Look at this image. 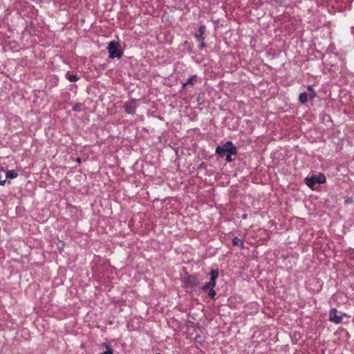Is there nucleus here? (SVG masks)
I'll return each mask as SVG.
<instances>
[{
    "label": "nucleus",
    "instance_id": "obj_9",
    "mask_svg": "<svg viewBox=\"0 0 354 354\" xmlns=\"http://www.w3.org/2000/svg\"><path fill=\"white\" fill-rule=\"evenodd\" d=\"M232 244L234 245H238L241 249H243L245 248L244 242L243 240L240 239L237 236L234 237L232 241Z\"/></svg>",
    "mask_w": 354,
    "mask_h": 354
},
{
    "label": "nucleus",
    "instance_id": "obj_16",
    "mask_svg": "<svg viewBox=\"0 0 354 354\" xmlns=\"http://www.w3.org/2000/svg\"><path fill=\"white\" fill-rule=\"evenodd\" d=\"M196 102L198 105H201L203 104L204 100H203V94L200 93L198 95V96L196 97Z\"/></svg>",
    "mask_w": 354,
    "mask_h": 354
},
{
    "label": "nucleus",
    "instance_id": "obj_27",
    "mask_svg": "<svg viewBox=\"0 0 354 354\" xmlns=\"http://www.w3.org/2000/svg\"><path fill=\"white\" fill-rule=\"evenodd\" d=\"M100 67L102 68V69H104L106 68V64H102L100 65Z\"/></svg>",
    "mask_w": 354,
    "mask_h": 354
},
{
    "label": "nucleus",
    "instance_id": "obj_8",
    "mask_svg": "<svg viewBox=\"0 0 354 354\" xmlns=\"http://www.w3.org/2000/svg\"><path fill=\"white\" fill-rule=\"evenodd\" d=\"M209 281H211V283L216 284V280L218 277V270L217 269L212 270L209 273Z\"/></svg>",
    "mask_w": 354,
    "mask_h": 354
},
{
    "label": "nucleus",
    "instance_id": "obj_17",
    "mask_svg": "<svg viewBox=\"0 0 354 354\" xmlns=\"http://www.w3.org/2000/svg\"><path fill=\"white\" fill-rule=\"evenodd\" d=\"M185 45H188V47H187V51H188L189 53H193V44L189 43V42H188L187 41H185Z\"/></svg>",
    "mask_w": 354,
    "mask_h": 354
},
{
    "label": "nucleus",
    "instance_id": "obj_21",
    "mask_svg": "<svg viewBox=\"0 0 354 354\" xmlns=\"http://www.w3.org/2000/svg\"><path fill=\"white\" fill-rule=\"evenodd\" d=\"M353 202V198L352 197H348V198H346L344 201V204L345 205H348V204H351Z\"/></svg>",
    "mask_w": 354,
    "mask_h": 354
},
{
    "label": "nucleus",
    "instance_id": "obj_10",
    "mask_svg": "<svg viewBox=\"0 0 354 354\" xmlns=\"http://www.w3.org/2000/svg\"><path fill=\"white\" fill-rule=\"evenodd\" d=\"M5 172L6 179H13L18 176V174L15 170H6Z\"/></svg>",
    "mask_w": 354,
    "mask_h": 354
},
{
    "label": "nucleus",
    "instance_id": "obj_18",
    "mask_svg": "<svg viewBox=\"0 0 354 354\" xmlns=\"http://www.w3.org/2000/svg\"><path fill=\"white\" fill-rule=\"evenodd\" d=\"M216 294V291L214 290V288H211L210 290H209L208 295L211 299H214Z\"/></svg>",
    "mask_w": 354,
    "mask_h": 354
},
{
    "label": "nucleus",
    "instance_id": "obj_30",
    "mask_svg": "<svg viewBox=\"0 0 354 354\" xmlns=\"http://www.w3.org/2000/svg\"><path fill=\"white\" fill-rule=\"evenodd\" d=\"M156 354H161V353H156Z\"/></svg>",
    "mask_w": 354,
    "mask_h": 354
},
{
    "label": "nucleus",
    "instance_id": "obj_1",
    "mask_svg": "<svg viewBox=\"0 0 354 354\" xmlns=\"http://www.w3.org/2000/svg\"><path fill=\"white\" fill-rule=\"evenodd\" d=\"M215 152L219 157L223 158L227 153H230V155H236L238 151L232 142L227 141L224 145L218 146L216 148Z\"/></svg>",
    "mask_w": 354,
    "mask_h": 354
},
{
    "label": "nucleus",
    "instance_id": "obj_11",
    "mask_svg": "<svg viewBox=\"0 0 354 354\" xmlns=\"http://www.w3.org/2000/svg\"><path fill=\"white\" fill-rule=\"evenodd\" d=\"M216 284L211 283L210 281H209L207 283H206L205 285H203L201 289L203 292H206L207 290H210L211 288H214L215 287Z\"/></svg>",
    "mask_w": 354,
    "mask_h": 354
},
{
    "label": "nucleus",
    "instance_id": "obj_12",
    "mask_svg": "<svg viewBox=\"0 0 354 354\" xmlns=\"http://www.w3.org/2000/svg\"><path fill=\"white\" fill-rule=\"evenodd\" d=\"M308 95L306 92L300 93L299 100L301 104H305L308 101Z\"/></svg>",
    "mask_w": 354,
    "mask_h": 354
},
{
    "label": "nucleus",
    "instance_id": "obj_22",
    "mask_svg": "<svg viewBox=\"0 0 354 354\" xmlns=\"http://www.w3.org/2000/svg\"><path fill=\"white\" fill-rule=\"evenodd\" d=\"M308 95L310 99H313L316 96V93L314 90H312V91Z\"/></svg>",
    "mask_w": 354,
    "mask_h": 354
},
{
    "label": "nucleus",
    "instance_id": "obj_29",
    "mask_svg": "<svg viewBox=\"0 0 354 354\" xmlns=\"http://www.w3.org/2000/svg\"><path fill=\"white\" fill-rule=\"evenodd\" d=\"M276 2H279L281 0H274Z\"/></svg>",
    "mask_w": 354,
    "mask_h": 354
},
{
    "label": "nucleus",
    "instance_id": "obj_2",
    "mask_svg": "<svg viewBox=\"0 0 354 354\" xmlns=\"http://www.w3.org/2000/svg\"><path fill=\"white\" fill-rule=\"evenodd\" d=\"M326 178L322 173H319L317 175H313L310 177H306L304 179L306 185L309 187L311 189H315L316 184H322L326 183Z\"/></svg>",
    "mask_w": 354,
    "mask_h": 354
},
{
    "label": "nucleus",
    "instance_id": "obj_6",
    "mask_svg": "<svg viewBox=\"0 0 354 354\" xmlns=\"http://www.w3.org/2000/svg\"><path fill=\"white\" fill-rule=\"evenodd\" d=\"M337 313L336 308H331L329 311V320L335 324L342 323L343 316H346L344 313H341L340 315H338Z\"/></svg>",
    "mask_w": 354,
    "mask_h": 354
},
{
    "label": "nucleus",
    "instance_id": "obj_25",
    "mask_svg": "<svg viewBox=\"0 0 354 354\" xmlns=\"http://www.w3.org/2000/svg\"><path fill=\"white\" fill-rule=\"evenodd\" d=\"M308 91H310V92L312 91V90H314V89L313 88V86H308Z\"/></svg>",
    "mask_w": 354,
    "mask_h": 354
},
{
    "label": "nucleus",
    "instance_id": "obj_3",
    "mask_svg": "<svg viewBox=\"0 0 354 354\" xmlns=\"http://www.w3.org/2000/svg\"><path fill=\"white\" fill-rule=\"evenodd\" d=\"M109 52V57L111 59H120L123 55L122 51L120 49V45L117 41H111L107 47Z\"/></svg>",
    "mask_w": 354,
    "mask_h": 354
},
{
    "label": "nucleus",
    "instance_id": "obj_24",
    "mask_svg": "<svg viewBox=\"0 0 354 354\" xmlns=\"http://www.w3.org/2000/svg\"><path fill=\"white\" fill-rule=\"evenodd\" d=\"M75 161H76V162H77V163H80V162H81V161H82V160H81V158H80L77 157V158H76Z\"/></svg>",
    "mask_w": 354,
    "mask_h": 354
},
{
    "label": "nucleus",
    "instance_id": "obj_26",
    "mask_svg": "<svg viewBox=\"0 0 354 354\" xmlns=\"http://www.w3.org/2000/svg\"><path fill=\"white\" fill-rule=\"evenodd\" d=\"M241 217H242L243 219H246L247 218V214H244L242 215Z\"/></svg>",
    "mask_w": 354,
    "mask_h": 354
},
{
    "label": "nucleus",
    "instance_id": "obj_4",
    "mask_svg": "<svg viewBox=\"0 0 354 354\" xmlns=\"http://www.w3.org/2000/svg\"><path fill=\"white\" fill-rule=\"evenodd\" d=\"M186 289H192L200 284L198 278L196 275H189L183 280Z\"/></svg>",
    "mask_w": 354,
    "mask_h": 354
},
{
    "label": "nucleus",
    "instance_id": "obj_13",
    "mask_svg": "<svg viewBox=\"0 0 354 354\" xmlns=\"http://www.w3.org/2000/svg\"><path fill=\"white\" fill-rule=\"evenodd\" d=\"M198 79V77L196 75H193L187 80L186 84L194 85L197 82Z\"/></svg>",
    "mask_w": 354,
    "mask_h": 354
},
{
    "label": "nucleus",
    "instance_id": "obj_19",
    "mask_svg": "<svg viewBox=\"0 0 354 354\" xmlns=\"http://www.w3.org/2000/svg\"><path fill=\"white\" fill-rule=\"evenodd\" d=\"M207 169V166H206V164L204 162H202L198 167L197 169L198 170H206Z\"/></svg>",
    "mask_w": 354,
    "mask_h": 354
},
{
    "label": "nucleus",
    "instance_id": "obj_14",
    "mask_svg": "<svg viewBox=\"0 0 354 354\" xmlns=\"http://www.w3.org/2000/svg\"><path fill=\"white\" fill-rule=\"evenodd\" d=\"M66 77L71 82H74L80 80V76L76 75H71L69 73L66 74Z\"/></svg>",
    "mask_w": 354,
    "mask_h": 354
},
{
    "label": "nucleus",
    "instance_id": "obj_23",
    "mask_svg": "<svg viewBox=\"0 0 354 354\" xmlns=\"http://www.w3.org/2000/svg\"><path fill=\"white\" fill-rule=\"evenodd\" d=\"M199 42H200L199 48L203 49V48H205V41H199Z\"/></svg>",
    "mask_w": 354,
    "mask_h": 354
},
{
    "label": "nucleus",
    "instance_id": "obj_20",
    "mask_svg": "<svg viewBox=\"0 0 354 354\" xmlns=\"http://www.w3.org/2000/svg\"><path fill=\"white\" fill-rule=\"evenodd\" d=\"M232 155H230V153H227V155H225V156H226L225 158V160L227 162H231L233 161V158H232Z\"/></svg>",
    "mask_w": 354,
    "mask_h": 354
},
{
    "label": "nucleus",
    "instance_id": "obj_28",
    "mask_svg": "<svg viewBox=\"0 0 354 354\" xmlns=\"http://www.w3.org/2000/svg\"><path fill=\"white\" fill-rule=\"evenodd\" d=\"M188 84H186V82L185 83H183V87L185 88Z\"/></svg>",
    "mask_w": 354,
    "mask_h": 354
},
{
    "label": "nucleus",
    "instance_id": "obj_5",
    "mask_svg": "<svg viewBox=\"0 0 354 354\" xmlns=\"http://www.w3.org/2000/svg\"><path fill=\"white\" fill-rule=\"evenodd\" d=\"M124 111L127 114L133 115L136 113V109L137 107V100L131 99L124 104Z\"/></svg>",
    "mask_w": 354,
    "mask_h": 354
},
{
    "label": "nucleus",
    "instance_id": "obj_15",
    "mask_svg": "<svg viewBox=\"0 0 354 354\" xmlns=\"http://www.w3.org/2000/svg\"><path fill=\"white\" fill-rule=\"evenodd\" d=\"M82 104L80 103H76L72 107V110L74 111H80L82 110Z\"/></svg>",
    "mask_w": 354,
    "mask_h": 354
},
{
    "label": "nucleus",
    "instance_id": "obj_7",
    "mask_svg": "<svg viewBox=\"0 0 354 354\" xmlns=\"http://www.w3.org/2000/svg\"><path fill=\"white\" fill-rule=\"evenodd\" d=\"M206 27L205 25H201L198 31L194 34V37H196V40L198 41H205V37L204 33L205 31Z\"/></svg>",
    "mask_w": 354,
    "mask_h": 354
}]
</instances>
